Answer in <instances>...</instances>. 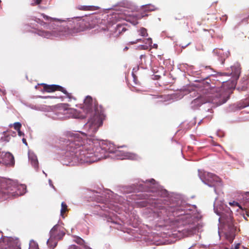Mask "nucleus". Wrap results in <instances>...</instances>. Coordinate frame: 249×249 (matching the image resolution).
Returning a JSON list of instances; mask_svg holds the SVG:
<instances>
[{
    "instance_id": "f257e3e1",
    "label": "nucleus",
    "mask_w": 249,
    "mask_h": 249,
    "mask_svg": "<svg viewBox=\"0 0 249 249\" xmlns=\"http://www.w3.org/2000/svg\"><path fill=\"white\" fill-rule=\"evenodd\" d=\"M66 119L69 118H84L86 114L92 113L93 116L84 125L87 133L81 132L70 133L66 142V152L61 159V162L67 166H74L78 164L90 163L107 157L117 160L129 159L137 160L138 156L133 153L117 150L110 142L93 141L87 138V135L93 136L102 125L104 118L103 112L97 107H94L92 99L87 96L80 110L66 108Z\"/></svg>"
},
{
    "instance_id": "f03ea898",
    "label": "nucleus",
    "mask_w": 249,
    "mask_h": 249,
    "mask_svg": "<svg viewBox=\"0 0 249 249\" xmlns=\"http://www.w3.org/2000/svg\"><path fill=\"white\" fill-rule=\"evenodd\" d=\"M42 16L45 19L50 20L51 22H57L62 24V26L59 29L53 31L52 32L42 31L40 35L47 38H52L53 37H62L84 31L88 27L87 21L81 17H75L68 18L67 20H61L57 18H53L44 14Z\"/></svg>"
},
{
    "instance_id": "7ed1b4c3",
    "label": "nucleus",
    "mask_w": 249,
    "mask_h": 249,
    "mask_svg": "<svg viewBox=\"0 0 249 249\" xmlns=\"http://www.w3.org/2000/svg\"><path fill=\"white\" fill-rule=\"evenodd\" d=\"M175 217L171 220V226L177 228V231L182 233L183 236H188L195 233L199 230L198 218L191 213H182L179 208L172 211ZM175 231H176L175 230Z\"/></svg>"
},
{
    "instance_id": "20e7f679",
    "label": "nucleus",
    "mask_w": 249,
    "mask_h": 249,
    "mask_svg": "<svg viewBox=\"0 0 249 249\" xmlns=\"http://www.w3.org/2000/svg\"><path fill=\"white\" fill-rule=\"evenodd\" d=\"M227 100L228 98L222 95L220 89L213 88L205 90L202 95L192 101L191 107L196 109L201 105L207 103L212 105V107H216L226 103Z\"/></svg>"
},
{
    "instance_id": "39448f33",
    "label": "nucleus",
    "mask_w": 249,
    "mask_h": 249,
    "mask_svg": "<svg viewBox=\"0 0 249 249\" xmlns=\"http://www.w3.org/2000/svg\"><path fill=\"white\" fill-rule=\"evenodd\" d=\"M214 211L219 216L218 219L219 222L224 225L226 229L225 238L230 243H232L235 237L236 228L232 222L231 211L224 204H221L219 206L214 204Z\"/></svg>"
},
{
    "instance_id": "423d86ee",
    "label": "nucleus",
    "mask_w": 249,
    "mask_h": 249,
    "mask_svg": "<svg viewBox=\"0 0 249 249\" xmlns=\"http://www.w3.org/2000/svg\"><path fill=\"white\" fill-rule=\"evenodd\" d=\"M26 190L25 185H18L14 180L0 178V199L1 200L23 195L26 193Z\"/></svg>"
},
{
    "instance_id": "0eeeda50",
    "label": "nucleus",
    "mask_w": 249,
    "mask_h": 249,
    "mask_svg": "<svg viewBox=\"0 0 249 249\" xmlns=\"http://www.w3.org/2000/svg\"><path fill=\"white\" fill-rule=\"evenodd\" d=\"M104 195L105 196V199H103V196H99L98 193L95 195L96 201L100 203L97 207L107 212H109V210L117 211L118 206L112 204V202L115 203L117 201L120 202L122 197L116 194H114L111 191H107Z\"/></svg>"
},
{
    "instance_id": "6e6552de",
    "label": "nucleus",
    "mask_w": 249,
    "mask_h": 249,
    "mask_svg": "<svg viewBox=\"0 0 249 249\" xmlns=\"http://www.w3.org/2000/svg\"><path fill=\"white\" fill-rule=\"evenodd\" d=\"M198 176L204 184L214 188L215 193H217V189L222 186L220 178L215 175L198 170Z\"/></svg>"
},
{
    "instance_id": "1a4fd4ad",
    "label": "nucleus",
    "mask_w": 249,
    "mask_h": 249,
    "mask_svg": "<svg viewBox=\"0 0 249 249\" xmlns=\"http://www.w3.org/2000/svg\"><path fill=\"white\" fill-rule=\"evenodd\" d=\"M138 186L133 189L134 191H150L158 192L159 195L161 196H166L167 192L165 190L163 191L160 194V188L154 179L146 180L145 181H141L137 184Z\"/></svg>"
},
{
    "instance_id": "9d476101",
    "label": "nucleus",
    "mask_w": 249,
    "mask_h": 249,
    "mask_svg": "<svg viewBox=\"0 0 249 249\" xmlns=\"http://www.w3.org/2000/svg\"><path fill=\"white\" fill-rule=\"evenodd\" d=\"M50 237L47 244L48 247L53 249L57 244V241L62 238L65 234L64 228L59 225H55L52 229L50 232Z\"/></svg>"
},
{
    "instance_id": "9b49d317",
    "label": "nucleus",
    "mask_w": 249,
    "mask_h": 249,
    "mask_svg": "<svg viewBox=\"0 0 249 249\" xmlns=\"http://www.w3.org/2000/svg\"><path fill=\"white\" fill-rule=\"evenodd\" d=\"M0 244L2 249H20L18 241L11 237H4L1 239Z\"/></svg>"
},
{
    "instance_id": "f8f14e48",
    "label": "nucleus",
    "mask_w": 249,
    "mask_h": 249,
    "mask_svg": "<svg viewBox=\"0 0 249 249\" xmlns=\"http://www.w3.org/2000/svg\"><path fill=\"white\" fill-rule=\"evenodd\" d=\"M44 87V90L48 92H51L55 90L61 91L66 95V97L68 98L70 100L73 99L71 93H68L67 90L61 86L57 85H48L46 84H42Z\"/></svg>"
},
{
    "instance_id": "ddd939ff",
    "label": "nucleus",
    "mask_w": 249,
    "mask_h": 249,
    "mask_svg": "<svg viewBox=\"0 0 249 249\" xmlns=\"http://www.w3.org/2000/svg\"><path fill=\"white\" fill-rule=\"evenodd\" d=\"M65 108L60 107L54 112L51 113L50 116L53 119H66Z\"/></svg>"
},
{
    "instance_id": "4468645a",
    "label": "nucleus",
    "mask_w": 249,
    "mask_h": 249,
    "mask_svg": "<svg viewBox=\"0 0 249 249\" xmlns=\"http://www.w3.org/2000/svg\"><path fill=\"white\" fill-rule=\"evenodd\" d=\"M130 16H131V14H128V12L124 10L122 13H114L112 16V18H114L116 21L122 19L128 20Z\"/></svg>"
},
{
    "instance_id": "2eb2a0df",
    "label": "nucleus",
    "mask_w": 249,
    "mask_h": 249,
    "mask_svg": "<svg viewBox=\"0 0 249 249\" xmlns=\"http://www.w3.org/2000/svg\"><path fill=\"white\" fill-rule=\"evenodd\" d=\"M2 156H5L4 160H2V164L13 165L14 164V158L13 156L9 152H3Z\"/></svg>"
},
{
    "instance_id": "dca6fc26",
    "label": "nucleus",
    "mask_w": 249,
    "mask_h": 249,
    "mask_svg": "<svg viewBox=\"0 0 249 249\" xmlns=\"http://www.w3.org/2000/svg\"><path fill=\"white\" fill-rule=\"evenodd\" d=\"M213 53L217 55L219 57V60L222 62V64L223 63L225 58H227L230 54L229 52H227L224 53L223 50L220 49H214Z\"/></svg>"
},
{
    "instance_id": "f3484780",
    "label": "nucleus",
    "mask_w": 249,
    "mask_h": 249,
    "mask_svg": "<svg viewBox=\"0 0 249 249\" xmlns=\"http://www.w3.org/2000/svg\"><path fill=\"white\" fill-rule=\"evenodd\" d=\"M231 74L235 79H238L240 73V66L238 63L235 64L231 67Z\"/></svg>"
},
{
    "instance_id": "a211bd4d",
    "label": "nucleus",
    "mask_w": 249,
    "mask_h": 249,
    "mask_svg": "<svg viewBox=\"0 0 249 249\" xmlns=\"http://www.w3.org/2000/svg\"><path fill=\"white\" fill-rule=\"evenodd\" d=\"M28 157L32 166L35 168H38V160L36 155L34 153L29 152L28 153Z\"/></svg>"
},
{
    "instance_id": "6ab92c4d",
    "label": "nucleus",
    "mask_w": 249,
    "mask_h": 249,
    "mask_svg": "<svg viewBox=\"0 0 249 249\" xmlns=\"http://www.w3.org/2000/svg\"><path fill=\"white\" fill-rule=\"evenodd\" d=\"M109 21L107 20V19H102L99 23V28H100V31H106L108 30V26L110 25L109 23Z\"/></svg>"
},
{
    "instance_id": "aec40b11",
    "label": "nucleus",
    "mask_w": 249,
    "mask_h": 249,
    "mask_svg": "<svg viewBox=\"0 0 249 249\" xmlns=\"http://www.w3.org/2000/svg\"><path fill=\"white\" fill-rule=\"evenodd\" d=\"M12 134H15V132H8L7 133L4 132L3 136L1 137V140L4 142H8L11 139V135Z\"/></svg>"
},
{
    "instance_id": "412c9836",
    "label": "nucleus",
    "mask_w": 249,
    "mask_h": 249,
    "mask_svg": "<svg viewBox=\"0 0 249 249\" xmlns=\"http://www.w3.org/2000/svg\"><path fill=\"white\" fill-rule=\"evenodd\" d=\"M77 9L80 10L89 11L94 10L96 9L95 7L94 6H82L79 5L77 7Z\"/></svg>"
},
{
    "instance_id": "4be33fe9",
    "label": "nucleus",
    "mask_w": 249,
    "mask_h": 249,
    "mask_svg": "<svg viewBox=\"0 0 249 249\" xmlns=\"http://www.w3.org/2000/svg\"><path fill=\"white\" fill-rule=\"evenodd\" d=\"M142 9L146 11H152L157 9L154 5L151 4H147L142 6Z\"/></svg>"
},
{
    "instance_id": "5701e85b",
    "label": "nucleus",
    "mask_w": 249,
    "mask_h": 249,
    "mask_svg": "<svg viewBox=\"0 0 249 249\" xmlns=\"http://www.w3.org/2000/svg\"><path fill=\"white\" fill-rule=\"evenodd\" d=\"M126 30L125 27L122 25L118 24L116 28V33L117 35L120 34L123 32H125Z\"/></svg>"
},
{
    "instance_id": "b1692460",
    "label": "nucleus",
    "mask_w": 249,
    "mask_h": 249,
    "mask_svg": "<svg viewBox=\"0 0 249 249\" xmlns=\"http://www.w3.org/2000/svg\"><path fill=\"white\" fill-rule=\"evenodd\" d=\"M116 204H115L116 206H118V209L116 212H118L119 211V210L120 208H122V207L121 206V205H123L124 206V207H126V206H125V204L127 203V201H124V200H123V198L121 199L120 202L118 201H117V202H115Z\"/></svg>"
},
{
    "instance_id": "393cba45",
    "label": "nucleus",
    "mask_w": 249,
    "mask_h": 249,
    "mask_svg": "<svg viewBox=\"0 0 249 249\" xmlns=\"http://www.w3.org/2000/svg\"><path fill=\"white\" fill-rule=\"evenodd\" d=\"M67 211H68L67 205L65 202H63L61 203V209L60 210V214L63 217H64V216H63L64 213L65 212H66Z\"/></svg>"
},
{
    "instance_id": "a878e982",
    "label": "nucleus",
    "mask_w": 249,
    "mask_h": 249,
    "mask_svg": "<svg viewBox=\"0 0 249 249\" xmlns=\"http://www.w3.org/2000/svg\"><path fill=\"white\" fill-rule=\"evenodd\" d=\"M29 249H38V244L35 241L31 240L29 244Z\"/></svg>"
},
{
    "instance_id": "bb28decb",
    "label": "nucleus",
    "mask_w": 249,
    "mask_h": 249,
    "mask_svg": "<svg viewBox=\"0 0 249 249\" xmlns=\"http://www.w3.org/2000/svg\"><path fill=\"white\" fill-rule=\"evenodd\" d=\"M140 35L142 36H148V34L147 33V30L146 29L144 28H142L140 31Z\"/></svg>"
},
{
    "instance_id": "cd10ccee",
    "label": "nucleus",
    "mask_w": 249,
    "mask_h": 249,
    "mask_svg": "<svg viewBox=\"0 0 249 249\" xmlns=\"http://www.w3.org/2000/svg\"><path fill=\"white\" fill-rule=\"evenodd\" d=\"M70 249H91L90 248L87 247L85 245H84L83 247V249H80L78 247L75 246V245H71L70 247Z\"/></svg>"
},
{
    "instance_id": "c85d7f7f",
    "label": "nucleus",
    "mask_w": 249,
    "mask_h": 249,
    "mask_svg": "<svg viewBox=\"0 0 249 249\" xmlns=\"http://www.w3.org/2000/svg\"><path fill=\"white\" fill-rule=\"evenodd\" d=\"M21 124L20 123L17 122L14 124V127L15 130L18 131L20 130Z\"/></svg>"
},
{
    "instance_id": "c756f323",
    "label": "nucleus",
    "mask_w": 249,
    "mask_h": 249,
    "mask_svg": "<svg viewBox=\"0 0 249 249\" xmlns=\"http://www.w3.org/2000/svg\"><path fill=\"white\" fill-rule=\"evenodd\" d=\"M144 42L146 44H147L149 46H151L152 44V40L151 38H148L145 39Z\"/></svg>"
},
{
    "instance_id": "7c9ffc66",
    "label": "nucleus",
    "mask_w": 249,
    "mask_h": 249,
    "mask_svg": "<svg viewBox=\"0 0 249 249\" xmlns=\"http://www.w3.org/2000/svg\"><path fill=\"white\" fill-rule=\"evenodd\" d=\"M75 242L77 244L81 245H83L84 243V241L81 238H76Z\"/></svg>"
},
{
    "instance_id": "2f4dec72",
    "label": "nucleus",
    "mask_w": 249,
    "mask_h": 249,
    "mask_svg": "<svg viewBox=\"0 0 249 249\" xmlns=\"http://www.w3.org/2000/svg\"><path fill=\"white\" fill-rule=\"evenodd\" d=\"M42 0H31V3L32 5H36L39 4Z\"/></svg>"
},
{
    "instance_id": "473e14b6",
    "label": "nucleus",
    "mask_w": 249,
    "mask_h": 249,
    "mask_svg": "<svg viewBox=\"0 0 249 249\" xmlns=\"http://www.w3.org/2000/svg\"><path fill=\"white\" fill-rule=\"evenodd\" d=\"M229 204L231 206H238V207H239V208L240 209H241V207L239 205V203L236 202H235V201L230 202L229 203Z\"/></svg>"
},
{
    "instance_id": "72a5a7b5",
    "label": "nucleus",
    "mask_w": 249,
    "mask_h": 249,
    "mask_svg": "<svg viewBox=\"0 0 249 249\" xmlns=\"http://www.w3.org/2000/svg\"><path fill=\"white\" fill-rule=\"evenodd\" d=\"M142 41L141 39H137L135 41L130 42L129 43L131 44H134L137 43V42H138L139 41Z\"/></svg>"
},
{
    "instance_id": "f704fd0d",
    "label": "nucleus",
    "mask_w": 249,
    "mask_h": 249,
    "mask_svg": "<svg viewBox=\"0 0 249 249\" xmlns=\"http://www.w3.org/2000/svg\"><path fill=\"white\" fill-rule=\"evenodd\" d=\"M239 246H240V244L238 243V244H236L234 248H231V249H238L239 248Z\"/></svg>"
},
{
    "instance_id": "c9c22d12",
    "label": "nucleus",
    "mask_w": 249,
    "mask_h": 249,
    "mask_svg": "<svg viewBox=\"0 0 249 249\" xmlns=\"http://www.w3.org/2000/svg\"><path fill=\"white\" fill-rule=\"evenodd\" d=\"M18 132V134L19 136H23L24 135L23 133H22L20 130L17 131Z\"/></svg>"
},
{
    "instance_id": "e433bc0d",
    "label": "nucleus",
    "mask_w": 249,
    "mask_h": 249,
    "mask_svg": "<svg viewBox=\"0 0 249 249\" xmlns=\"http://www.w3.org/2000/svg\"><path fill=\"white\" fill-rule=\"evenodd\" d=\"M22 142H23V143H24L26 145H27V142H26V139H25L23 138V139H22Z\"/></svg>"
},
{
    "instance_id": "4c0bfd02",
    "label": "nucleus",
    "mask_w": 249,
    "mask_h": 249,
    "mask_svg": "<svg viewBox=\"0 0 249 249\" xmlns=\"http://www.w3.org/2000/svg\"><path fill=\"white\" fill-rule=\"evenodd\" d=\"M141 48H142V49H148V46H144V45H142V46H141Z\"/></svg>"
},
{
    "instance_id": "58836bf2",
    "label": "nucleus",
    "mask_w": 249,
    "mask_h": 249,
    "mask_svg": "<svg viewBox=\"0 0 249 249\" xmlns=\"http://www.w3.org/2000/svg\"><path fill=\"white\" fill-rule=\"evenodd\" d=\"M49 181L50 185L52 186L53 188H54V187L53 186V185L52 184V182L51 180L49 179Z\"/></svg>"
},
{
    "instance_id": "ea45409f",
    "label": "nucleus",
    "mask_w": 249,
    "mask_h": 249,
    "mask_svg": "<svg viewBox=\"0 0 249 249\" xmlns=\"http://www.w3.org/2000/svg\"><path fill=\"white\" fill-rule=\"evenodd\" d=\"M249 106V103H245L243 107H246Z\"/></svg>"
},
{
    "instance_id": "a19ab883",
    "label": "nucleus",
    "mask_w": 249,
    "mask_h": 249,
    "mask_svg": "<svg viewBox=\"0 0 249 249\" xmlns=\"http://www.w3.org/2000/svg\"><path fill=\"white\" fill-rule=\"evenodd\" d=\"M145 58V55H141L140 56V58H141V60H142V58Z\"/></svg>"
},
{
    "instance_id": "79ce46f5",
    "label": "nucleus",
    "mask_w": 249,
    "mask_h": 249,
    "mask_svg": "<svg viewBox=\"0 0 249 249\" xmlns=\"http://www.w3.org/2000/svg\"><path fill=\"white\" fill-rule=\"evenodd\" d=\"M0 158H1V160H4L5 156H0Z\"/></svg>"
},
{
    "instance_id": "37998d69",
    "label": "nucleus",
    "mask_w": 249,
    "mask_h": 249,
    "mask_svg": "<svg viewBox=\"0 0 249 249\" xmlns=\"http://www.w3.org/2000/svg\"><path fill=\"white\" fill-rule=\"evenodd\" d=\"M31 108H33V109H36V107L35 106V107H32Z\"/></svg>"
},
{
    "instance_id": "c03bdc74",
    "label": "nucleus",
    "mask_w": 249,
    "mask_h": 249,
    "mask_svg": "<svg viewBox=\"0 0 249 249\" xmlns=\"http://www.w3.org/2000/svg\"><path fill=\"white\" fill-rule=\"evenodd\" d=\"M128 49V48L127 47H125L124 49V50H127Z\"/></svg>"
},
{
    "instance_id": "a18cd8bd",
    "label": "nucleus",
    "mask_w": 249,
    "mask_h": 249,
    "mask_svg": "<svg viewBox=\"0 0 249 249\" xmlns=\"http://www.w3.org/2000/svg\"><path fill=\"white\" fill-rule=\"evenodd\" d=\"M212 110V109H208V111H211Z\"/></svg>"
},
{
    "instance_id": "49530a36",
    "label": "nucleus",
    "mask_w": 249,
    "mask_h": 249,
    "mask_svg": "<svg viewBox=\"0 0 249 249\" xmlns=\"http://www.w3.org/2000/svg\"><path fill=\"white\" fill-rule=\"evenodd\" d=\"M154 47H157V44H154Z\"/></svg>"
},
{
    "instance_id": "de8ad7c7",
    "label": "nucleus",
    "mask_w": 249,
    "mask_h": 249,
    "mask_svg": "<svg viewBox=\"0 0 249 249\" xmlns=\"http://www.w3.org/2000/svg\"><path fill=\"white\" fill-rule=\"evenodd\" d=\"M218 233H219V236H220L221 235H220V233L219 231H218Z\"/></svg>"
},
{
    "instance_id": "09e8293b",
    "label": "nucleus",
    "mask_w": 249,
    "mask_h": 249,
    "mask_svg": "<svg viewBox=\"0 0 249 249\" xmlns=\"http://www.w3.org/2000/svg\"><path fill=\"white\" fill-rule=\"evenodd\" d=\"M43 173L46 176H47V174H46L44 172H43Z\"/></svg>"
},
{
    "instance_id": "8fccbe9b",
    "label": "nucleus",
    "mask_w": 249,
    "mask_h": 249,
    "mask_svg": "<svg viewBox=\"0 0 249 249\" xmlns=\"http://www.w3.org/2000/svg\"><path fill=\"white\" fill-rule=\"evenodd\" d=\"M41 23H43L44 25L46 24V23L43 22H41Z\"/></svg>"
},
{
    "instance_id": "3c124183",
    "label": "nucleus",
    "mask_w": 249,
    "mask_h": 249,
    "mask_svg": "<svg viewBox=\"0 0 249 249\" xmlns=\"http://www.w3.org/2000/svg\"><path fill=\"white\" fill-rule=\"evenodd\" d=\"M1 2V0H0V2Z\"/></svg>"
}]
</instances>
